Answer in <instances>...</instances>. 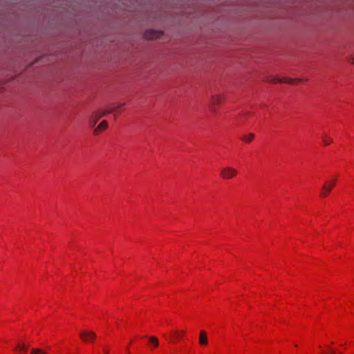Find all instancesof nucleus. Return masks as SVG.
I'll use <instances>...</instances> for the list:
<instances>
[{
	"mask_svg": "<svg viewBox=\"0 0 354 354\" xmlns=\"http://www.w3.org/2000/svg\"><path fill=\"white\" fill-rule=\"evenodd\" d=\"M335 185V180L326 181L322 186L320 196L326 197L331 191L332 188Z\"/></svg>",
	"mask_w": 354,
	"mask_h": 354,
	"instance_id": "1",
	"label": "nucleus"
},
{
	"mask_svg": "<svg viewBox=\"0 0 354 354\" xmlns=\"http://www.w3.org/2000/svg\"><path fill=\"white\" fill-rule=\"evenodd\" d=\"M222 97L220 95H214L211 97L209 102V109L211 111L214 112L217 106L221 103Z\"/></svg>",
	"mask_w": 354,
	"mask_h": 354,
	"instance_id": "2",
	"label": "nucleus"
},
{
	"mask_svg": "<svg viewBox=\"0 0 354 354\" xmlns=\"http://www.w3.org/2000/svg\"><path fill=\"white\" fill-rule=\"evenodd\" d=\"M104 115H106V113H102L101 111H97L94 112L91 115L90 120H89V124H90L91 127H93L96 124L97 121L101 118L104 117Z\"/></svg>",
	"mask_w": 354,
	"mask_h": 354,
	"instance_id": "3",
	"label": "nucleus"
},
{
	"mask_svg": "<svg viewBox=\"0 0 354 354\" xmlns=\"http://www.w3.org/2000/svg\"><path fill=\"white\" fill-rule=\"evenodd\" d=\"M221 174L223 178L229 179L236 174V171L231 167H225L221 170Z\"/></svg>",
	"mask_w": 354,
	"mask_h": 354,
	"instance_id": "4",
	"label": "nucleus"
},
{
	"mask_svg": "<svg viewBox=\"0 0 354 354\" xmlns=\"http://www.w3.org/2000/svg\"><path fill=\"white\" fill-rule=\"evenodd\" d=\"M300 81H301V80H299V79H291V78H286V77H283L282 79L273 77L270 80V82L272 83H288L290 84H294L296 82H299Z\"/></svg>",
	"mask_w": 354,
	"mask_h": 354,
	"instance_id": "5",
	"label": "nucleus"
},
{
	"mask_svg": "<svg viewBox=\"0 0 354 354\" xmlns=\"http://www.w3.org/2000/svg\"><path fill=\"white\" fill-rule=\"evenodd\" d=\"M80 335V337L85 342H91L96 337L95 333L91 331H82Z\"/></svg>",
	"mask_w": 354,
	"mask_h": 354,
	"instance_id": "6",
	"label": "nucleus"
},
{
	"mask_svg": "<svg viewBox=\"0 0 354 354\" xmlns=\"http://www.w3.org/2000/svg\"><path fill=\"white\" fill-rule=\"evenodd\" d=\"M198 343L201 346H206L208 343L207 335L205 330H201L199 333Z\"/></svg>",
	"mask_w": 354,
	"mask_h": 354,
	"instance_id": "7",
	"label": "nucleus"
},
{
	"mask_svg": "<svg viewBox=\"0 0 354 354\" xmlns=\"http://www.w3.org/2000/svg\"><path fill=\"white\" fill-rule=\"evenodd\" d=\"M161 35V32L155 30H148L145 34V37L148 39H154L158 38Z\"/></svg>",
	"mask_w": 354,
	"mask_h": 354,
	"instance_id": "8",
	"label": "nucleus"
},
{
	"mask_svg": "<svg viewBox=\"0 0 354 354\" xmlns=\"http://www.w3.org/2000/svg\"><path fill=\"white\" fill-rule=\"evenodd\" d=\"M29 347L28 344L19 342L15 348V350L19 353H23L27 351Z\"/></svg>",
	"mask_w": 354,
	"mask_h": 354,
	"instance_id": "9",
	"label": "nucleus"
},
{
	"mask_svg": "<svg viewBox=\"0 0 354 354\" xmlns=\"http://www.w3.org/2000/svg\"><path fill=\"white\" fill-rule=\"evenodd\" d=\"M254 138V134L253 133H249L246 134H243L240 137V139L245 142H250Z\"/></svg>",
	"mask_w": 354,
	"mask_h": 354,
	"instance_id": "10",
	"label": "nucleus"
},
{
	"mask_svg": "<svg viewBox=\"0 0 354 354\" xmlns=\"http://www.w3.org/2000/svg\"><path fill=\"white\" fill-rule=\"evenodd\" d=\"M107 128V122L106 120L102 121L96 129L94 130V133L97 134L100 131L104 130Z\"/></svg>",
	"mask_w": 354,
	"mask_h": 354,
	"instance_id": "11",
	"label": "nucleus"
},
{
	"mask_svg": "<svg viewBox=\"0 0 354 354\" xmlns=\"http://www.w3.org/2000/svg\"><path fill=\"white\" fill-rule=\"evenodd\" d=\"M322 142L325 145H328L333 142V139L327 134L323 133L322 136Z\"/></svg>",
	"mask_w": 354,
	"mask_h": 354,
	"instance_id": "12",
	"label": "nucleus"
},
{
	"mask_svg": "<svg viewBox=\"0 0 354 354\" xmlns=\"http://www.w3.org/2000/svg\"><path fill=\"white\" fill-rule=\"evenodd\" d=\"M149 342L152 344L153 347H157L159 344V341L158 338L155 336H151L149 337Z\"/></svg>",
	"mask_w": 354,
	"mask_h": 354,
	"instance_id": "13",
	"label": "nucleus"
},
{
	"mask_svg": "<svg viewBox=\"0 0 354 354\" xmlns=\"http://www.w3.org/2000/svg\"><path fill=\"white\" fill-rule=\"evenodd\" d=\"M30 354H46V353L41 348H34L31 350Z\"/></svg>",
	"mask_w": 354,
	"mask_h": 354,
	"instance_id": "14",
	"label": "nucleus"
},
{
	"mask_svg": "<svg viewBox=\"0 0 354 354\" xmlns=\"http://www.w3.org/2000/svg\"><path fill=\"white\" fill-rule=\"evenodd\" d=\"M185 334V331L179 332V331H175L174 334L173 339L174 340L180 339L183 337V336Z\"/></svg>",
	"mask_w": 354,
	"mask_h": 354,
	"instance_id": "15",
	"label": "nucleus"
},
{
	"mask_svg": "<svg viewBox=\"0 0 354 354\" xmlns=\"http://www.w3.org/2000/svg\"><path fill=\"white\" fill-rule=\"evenodd\" d=\"M114 111H115V108L114 107H111V108H109L105 111H102V113H106V115H107L109 113H111L113 112Z\"/></svg>",
	"mask_w": 354,
	"mask_h": 354,
	"instance_id": "16",
	"label": "nucleus"
},
{
	"mask_svg": "<svg viewBox=\"0 0 354 354\" xmlns=\"http://www.w3.org/2000/svg\"><path fill=\"white\" fill-rule=\"evenodd\" d=\"M124 106V103H120V104H118L117 106H114V108H115V110L116 109H119V108L123 107Z\"/></svg>",
	"mask_w": 354,
	"mask_h": 354,
	"instance_id": "17",
	"label": "nucleus"
},
{
	"mask_svg": "<svg viewBox=\"0 0 354 354\" xmlns=\"http://www.w3.org/2000/svg\"><path fill=\"white\" fill-rule=\"evenodd\" d=\"M349 62L351 63L352 64H354V56L351 57L349 59Z\"/></svg>",
	"mask_w": 354,
	"mask_h": 354,
	"instance_id": "18",
	"label": "nucleus"
},
{
	"mask_svg": "<svg viewBox=\"0 0 354 354\" xmlns=\"http://www.w3.org/2000/svg\"><path fill=\"white\" fill-rule=\"evenodd\" d=\"M328 351L330 354L335 353V351L333 349H332L331 348H328Z\"/></svg>",
	"mask_w": 354,
	"mask_h": 354,
	"instance_id": "19",
	"label": "nucleus"
}]
</instances>
